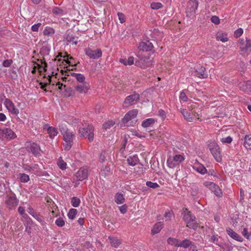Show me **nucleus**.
<instances>
[{"instance_id":"nucleus-38","label":"nucleus","mask_w":251,"mask_h":251,"mask_svg":"<svg viewBox=\"0 0 251 251\" xmlns=\"http://www.w3.org/2000/svg\"><path fill=\"white\" fill-rule=\"evenodd\" d=\"M169 244L179 247V241L176 238L170 237L167 240Z\"/></svg>"},{"instance_id":"nucleus-1","label":"nucleus","mask_w":251,"mask_h":251,"mask_svg":"<svg viewBox=\"0 0 251 251\" xmlns=\"http://www.w3.org/2000/svg\"><path fill=\"white\" fill-rule=\"evenodd\" d=\"M59 129L65 141L63 143L64 149L69 151L72 146L74 134L68 129L65 122L59 125Z\"/></svg>"},{"instance_id":"nucleus-22","label":"nucleus","mask_w":251,"mask_h":251,"mask_svg":"<svg viewBox=\"0 0 251 251\" xmlns=\"http://www.w3.org/2000/svg\"><path fill=\"white\" fill-rule=\"evenodd\" d=\"M226 231L227 234L234 240L240 242H242L243 241V238L236 232L234 231L232 229L227 228Z\"/></svg>"},{"instance_id":"nucleus-2","label":"nucleus","mask_w":251,"mask_h":251,"mask_svg":"<svg viewBox=\"0 0 251 251\" xmlns=\"http://www.w3.org/2000/svg\"><path fill=\"white\" fill-rule=\"evenodd\" d=\"M94 127L92 125H88L87 127H80L78 130V133L80 137L88 138L90 142H92L94 139Z\"/></svg>"},{"instance_id":"nucleus-4","label":"nucleus","mask_w":251,"mask_h":251,"mask_svg":"<svg viewBox=\"0 0 251 251\" xmlns=\"http://www.w3.org/2000/svg\"><path fill=\"white\" fill-rule=\"evenodd\" d=\"M153 62V58L150 56H142L138 60L135 61V64L136 66L143 69H145L151 66Z\"/></svg>"},{"instance_id":"nucleus-31","label":"nucleus","mask_w":251,"mask_h":251,"mask_svg":"<svg viewBox=\"0 0 251 251\" xmlns=\"http://www.w3.org/2000/svg\"><path fill=\"white\" fill-rule=\"evenodd\" d=\"M71 75L72 76L75 77L76 78L77 81H78L79 82H80V83H83L84 82H85V76L83 75H82L81 74L71 73Z\"/></svg>"},{"instance_id":"nucleus-53","label":"nucleus","mask_w":251,"mask_h":251,"mask_svg":"<svg viewBox=\"0 0 251 251\" xmlns=\"http://www.w3.org/2000/svg\"><path fill=\"white\" fill-rule=\"evenodd\" d=\"M12 63L13 61L12 59H7L3 62L2 65L5 67H9L12 64Z\"/></svg>"},{"instance_id":"nucleus-49","label":"nucleus","mask_w":251,"mask_h":251,"mask_svg":"<svg viewBox=\"0 0 251 251\" xmlns=\"http://www.w3.org/2000/svg\"><path fill=\"white\" fill-rule=\"evenodd\" d=\"M162 4L160 2H152L151 4V7L153 9H158L162 7Z\"/></svg>"},{"instance_id":"nucleus-41","label":"nucleus","mask_w":251,"mask_h":251,"mask_svg":"<svg viewBox=\"0 0 251 251\" xmlns=\"http://www.w3.org/2000/svg\"><path fill=\"white\" fill-rule=\"evenodd\" d=\"M48 133L50 138H53L58 133L57 129L54 127H50L48 129Z\"/></svg>"},{"instance_id":"nucleus-20","label":"nucleus","mask_w":251,"mask_h":251,"mask_svg":"<svg viewBox=\"0 0 251 251\" xmlns=\"http://www.w3.org/2000/svg\"><path fill=\"white\" fill-rule=\"evenodd\" d=\"M153 48V45L149 41L142 42L140 43L138 48L140 50L148 51L151 50Z\"/></svg>"},{"instance_id":"nucleus-14","label":"nucleus","mask_w":251,"mask_h":251,"mask_svg":"<svg viewBox=\"0 0 251 251\" xmlns=\"http://www.w3.org/2000/svg\"><path fill=\"white\" fill-rule=\"evenodd\" d=\"M6 108L12 114L17 115L19 113V110L16 108L13 103L8 99H6L4 102Z\"/></svg>"},{"instance_id":"nucleus-32","label":"nucleus","mask_w":251,"mask_h":251,"mask_svg":"<svg viewBox=\"0 0 251 251\" xmlns=\"http://www.w3.org/2000/svg\"><path fill=\"white\" fill-rule=\"evenodd\" d=\"M112 246L114 248H117L121 243V241L117 238L113 237H109Z\"/></svg>"},{"instance_id":"nucleus-30","label":"nucleus","mask_w":251,"mask_h":251,"mask_svg":"<svg viewBox=\"0 0 251 251\" xmlns=\"http://www.w3.org/2000/svg\"><path fill=\"white\" fill-rule=\"evenodd\" d=\"M134 57L133 56H130L127 59H120V62L124 64L125 66L131 65L134 63Z\"/></svg>"},{"instance_id":"nucleus-64","label":"nucleus","mask_w":251,"mask_h":251,"mask_svg":"<svg viewBox=\"0 0 251 251\" xmlns=\"http://www.w3.org/2000/svg\"><path fill=\"white\" fill-rule=\"evenodd\" d=\"M41 25L40 23H38L37 24L34 25L32 26L31 29L33 31H37L38 30L39 26Z\"/></svg>"},{"instance_id":"nucleus-55","label":"nucleus","mask_w":251,"mask_h":251,"mask_svg":"<svg viewBox=\"0 0 251 251\" xmlns=\"http://www.w3.org/2000/svg\"><path fill=\"white\" fill-rule=\"evenodd\" d=\"M211 21L216 25H218L220 23V19L216 16H213L211 18Z\"/></svg>"},{"instance_id":"nucleus-12","label":"nucleus","mask_w":251,"mask_h":251,"mask_svg":"<svg viewBox=\"0 0 251 251\" xmlns=\"http://www.w3.org/2000/svg\"><path fill=\"white\" fill-rule=\"evenodd\" d=\"M139 99V95L138 94H134L126 97L123 105L124 107H127L131 104H135Z\"/></svg>"},{"instance_id":"nucleus-9","label":"nucleus","mask_w":251,"mask_h":251,"mask_svg":"<svg viewBox=\"0 0 251 251\" xmlns=\"http://www.w3.org/2000/svg\"><path fill=\"white\" fill-rule=\"evenodd\" d=\"M12 139L16 137V134L9 128H0V138Z\"/></svg>"},{"instance_id":"nucleus-54","label":"nucleus","mask_w":251,"mask_h":251,"mask_svg":"<svg viewBox=\"0 0 251 251\" xmlns=\"http://www.w3.org/2000/svg\"><path fill=\"white\" fill-rule=\"evenodd\" d=\"M118 16L121 23H123L125 22L126 18L124 14H123L122 13L118 12Z\"/></svg>"},{"instance_id":"nucleus-58","label":"nucleus","mask_w":251,"mask_h":251,"mask_svg":"<svg viewBox=\"0 0 251 251\" xmlns=\"http://www.w3.org/2000/svg\"><path fill=\"white\" fill-rule=\"evenodd\" d=\"M18 212L20 214L23 216V217L25 218L27 215L25 213V209L22 206H19L18 208Z\"/></svg>"},{"instance_id":"nucleus-24","label":"nucleus","mask_w":251,"mask_h":251,"mask_svg":"<svg viewBox=\"0 0 251 251\" xmlns=\"http://www.w3.org/2000/svg\"><path fill=\"white\" fill-rule=\"evenodd\" d=\"M183 213V219L186 223L191 220H194V219H196L195 217L187 209H185Z\"/></svg>"},{"instance_id":"nucleus-11","label":"nucleus","mask_w":251,"mask_h":251,"mask_svg":"<svg viewBox=\"0 0 251 251\" xmlns=\"http://www.w3.org/2000/svg\"><path fill=\"white\" fill-rule=\"evenodd\" d=\"M85 54L92 59H98L102 55V51L100 49H98L93 50L90 48H87L85 50Z\"/></svg>"},{"instance_id":"nucleus-21","label":"nucleus","mask_w":251,"mask_h":251,"mask_svg":"<svg viewBox=\"0 0 251 251\" xmlns=\"http://www.w3.org/2000/svg\"><path fill=\"white\" fill-rule=\"evenodd\" d=\"M66 40L73 45H76L78 42V38L74 35V33L71 31H68L66 36Z\"/></svg>"},{"instance_id":"nucleus-6","label":"nucleus","mask_w":251,"mask_h":251,"mask_svg":"<svg viewBox=\"0 0 251 251\" xmlns=\"http://www.w3.org/2000/svg\"><path fill=\"white\" fill-rule=\"evenodd\" d=\"M19 201L15 195L7 196L5 200L6 206L9 209L15 208L18 205Z\"/></svg>"},{"instance_id":"nucleus-47","label":"nucleus","mask_w":251,"mask_h":251,"mask_svg":"<svg viewBox=\"0 0 251 251\" xmlns=\"http://www.w3.org/2000/svg\"><path fill=\"white\" fill-rule=\"evenodd\" d=\"M114 124H115V123L114 122H113L112 121H108L103 124V127L105 129H109L111 126H113L114 125Z\"/></svg>"},{"instance_id":"nucleus-40","label":"nucleus","mask_w":251,"mask_h":251,"mask_svg":"<svg viewBox=\"0 0 251 251\" xmlns=\"http://www.w3.org/2000/svg\"><path fill=\"white\" fill-rule=\"evenodd\" d=\"M195 169L198 173L201 174H204L207 172L206 168L201 164H198L196 165Z\"/></svg>"},{"instance_id":"nucleus-63","label":"nucleus","mask_w":251,"mask_h":251,"mask_svg":"<svg viewBox=\"0 0 251 251\" xmlns=\"http://www.w3.org/2000/svg\"><path fill=\"white\" fill-rule=\"evenodd\" d=\"M180 99L183 101H186L188 99L185 93H184L183 92H181L180 95Z\"/></svg>"},{"instance_id":"nucleus-25","label":"nucleus","mask_w":251,"mask_h":251,"mask_svg":"<svg viewBox=\"0 0 251 251\" xmlns=\"http://www.w3.org/2000/svg\"><path fill=\"white\" fill-rule=\"evenodd\" d=\"M151 35L152 38H155L157 40H161L163 37V33L157 29H154Z\"/></svg>"},{"instance_id":"nucleus-45","label":"nucleus","mask_w":251,"mask_h":251,"mask_svg":"<svg viewBox=\"0 0 251 251\" xmlns=\"http://www.w3.org/2000/svg\"><path fill=\"white\" fill-rule=\"evenodd\" d=\"M167 164L169 167L173 168L176 167V163L174 161V159L170 157L167 160Z\"/></svg>"},{"instance_id":"nucleus-8","label":"nucleus","mask_w":251,"mask_h":251,"mask_svg":"<svg viewBox=\"0 0 251 251\" xmlns=\"http://www.w3.org/2000/svg\"><path fill=\"white\" fill-rule=\"evenodd\" d=\"M194 75L201 78H206L208 74L206 72L205 68L200 65H197L194 68Z\"/></svg>"},{"instance_id":"nucleus-17","label":"nucleus","mask_w":251,"mask_h":251,"mask_svg":"<svg viewBox=\"0 0 251 251\" xmlns=\"http://www.w3.org/2000/svg\"><path fill=\"white\" fill-rule=\"evenodd\" d=\"M240 90L247 92H251V81H243L238 85Z\"/></svg>"},{"instance_id":"nucleus-36","label":"nucleus","mask_w":251,"mask_h":251,"mask_svg":"<svg viewBox=\"0 0 251 251\" xmlns=\"http://www.w3.org/2000/svg\"><path fill=\"white\" fill-rule=\"evenodd\" d=\"M44 35L51 36L54 33V30L53 28L50 27H46L43 31Z\"/></svg>"},{"instance_id":"nucleus-10","label":"nucleus","mask_w":251,"mask_h":251,"mask_svg":"<svg viewBox=\"0 0 251 251\" xmlns=\"http://www.w3.org/2000/svg\"><path fill=\"white\" fill-rule=\"evenodd\" d=\"M198 2L196 0H190L188 3L186 9L187 16H191L194 14L197 9Z\"/></svg>"},{"instance_id":"nucleus-34","label":"nucleus","mask_w":251,"mask_h":251,"mask_svg":"<svg viewBox=\"0 0 251 251\" xmlns=\"http://www.w3.org/2000/svg\"><path fill=\"white\" fill-rule=\"evenodd\" d=\"M244 146L246 149H251V137L249 135H246L244 138Z\"/></svg>"},{"instance_id":"nucleus-28","label":"nucleus","mask_w":251,"mask_h":251,"mask_svg":"<svg viewBox=\"0 0 251 251\" xmlns=\"http://www.w3.org/2000/svg\"><path fill=\"white\" fill-rule=\"evenodd\" d=\"M156 122V120L153 118L146 119L142 122V126L144 127H148L152 126Z\"/></svg>"},{"instance_id":"nucleus-62","label":"nucleus","mask_w":251,"mask_h":251,"mask_svg":"<svg viewBox=\"0 0 251 251\" xmlns=\"http://www.w3.org/2000/svg\"><path fill=\"white\" fill-rule=\"evenodd\" d=\"M172 216V212L171 211H168V212H166L165 214V217L166 218V221H170L171 219V217Z\"/></svg>"},{"instance_id":"nucleus-50","label":"nucleus","mask_w":251,"mask_h":251,"mask_svg":"<svg viewBox=\"0 0 251 251\" xmlns=\"http://www.w3.org/2000/svg\"><path fill=\"white\" fill-rule=\"evenodd\" d=\"M243 33V29L241 28H238L237 30H236L234 32V37L236 38H238L242 35Z\"/></svg>"},{"instance_id":"nucleus-51","label":"nucleus","mask_w":251,"mask_h":251,"mask_svg":"<svg viewBox=\"0 0 251 251\" xmlns=\"http://www.w3.org/2000/svg\"><path fill=\"white\" fill-rule=\"evenodd\" d=\"M55 224L58 226L62 227L65 225V221L62 218H59L55 221Z\"/></svg>"},{"instance_id":"nucleus-60","label":"nucleus","mask_w":251,"mask_h":251,"mask_svg":"<svg viewBox=\"0 0 251 251\" xmlns=\"http://www.w3.org/2000/svg\"><path fill=\"white\" fill-rule=\"evenodd\" d=\"M74 60V58L70 56L69 57V58H68L66 60V62L70 66H71L72 67H73L74 66H76L77 65V64H75L74 65L73 64V63H72L71 62V60Z\"/></svg>"},{"instance_id":"nucleus-3","label":"nucleus","mask_w":251,"mask_h":251,"mask_svg":"<svg viewBox=\"0 0 251 251\" xmlns=\"http://www.w3.org/2000/svg\"><path fill=\"white\" fill-rule=\"evenodd\" d=\"M239 46L242 55H249L251 52V40L248 38L240 39Z\"/></svg>"},{"instance_id":"nucleus-42","label":"nucleus","mask_w":251,"mask_h":251,"mask_svg":"<svg viewBox=\"0 0 251 251\" xmlns=\"http://www.w3.org/2000/svg\"><path fill=\"white\" fill-rule=\"evenodd\" d=\"M57 165L58 167L62 170H65L66 168L67 164L60 157L57 161Z\"/></svg>"},{"instance_id":"nucleus-35","label":"nucleus","mask_w":251,"mask_h":251,"mask_svg":"<svg viewBox=\"0 0 251 251\" xmlns=\"http://www.w3.org/2000/svg\"><path fill=\"white\" fill-rule=\"evenodd\" d=\"M18 176L21 182L25 183L29 180V176L25 174L20 173Z\"/></svg>"},{"instance_id":"nucleus-15","label":"nucleus","mask_w":251,"mask_h":251,"mask_svg":"<svg viewBox=\"0 0 251 251\" xmlns=\"http://www.w3.org/2000/svg\"><path fill=\"white\" fill-rule=\"evenodd\" d=\"M27 212L34 217L37 221L40 223H43L44 221V217L38 212L35 211L31 206L28 207L27 209Z\"/></svg>"},{"instance_id":"nucleus-44","label":"nucleus","mask_w":251,"mask_h":251,"mask_svg":"<svg viewBox=\"0 0 251 251\" xmlns=\"http://www.w3.org/2000/svg\"><path fill=\"white\" fill-rule=\"evenodd\" d=\"M77 213V210L75 209H71L68 214V217L71 219H74Z\"/></svg>"},{"instance_id":"nucleus-16","label":"nucleus","mask_w":251,"mask_h":251,"mask_svg":"<svg viewBox=\"0 0 251 251\" xmlns=\"http://www.w3.org/2000/svg\"><path fill=\"white\" fill-rule=\"evenodd\" d=\"M138 111L136 109H133L129 111L125 116L122 119V122L124 124H126L130 120L135 118L137 115Z\"/></svg>"},{"instance_id":"nucleus-29","label":"nucleus","mask_w":251,"mask_h":251,"mask_svg":"<svg viewBox=\"0 0 251 251\" xmlns=\"http://www.w3.org/2000/svg\"><path fill=\"white\" fill-rule=\"evenodd\" d=\"M180 112L184 116V118L188 122H192L193 118L191 114L185 109H181Z\"/></svg>"},{"instance_id":"nucleus-57","label":"nucleus","mask_w":251,"mask_h":251,"mask_svg":"<svg viewBox=\"0 0 251 251\" xmlns=\"http://www.w3.org/2000/svg\"><path fill=\"white\" fill-rule=\"evenodd\" d=\"M242 234L247 239H249L250 235L249 233L248 232V229L247 228H244L243 230L242 231Z\"/></svg>"},{"instance_id":"nucleus-39","label":"nucleus","mask_w":251,"mask_h":251,"mask_svg":"<svg viewBox=\"0 0 251 251\" xmlns=\"http://www.w3.org/2000/svg\"><path fill=\"white\" fill-rule=\"evenodd\" d=\"M127 161L129 165L132 166H134L137 164L138 162V158L135 156H133V157H129L127 159Z\"/></svg>"},{"instance_id":"nucleus-7","label":"nucleus","mask_w":251,"mask_h":251,"mask_svg":"<svg viewBox=\"0 0 251 251\" xmlns=\"http://www.w3.org/2000/svg\"><path fill=\"white\" fill-rule=\"evenodd\" d=\"M27 151L32 153L35 156L40 155L41 150L38 145L35 143H28L26 146Z\"/></svg>"},{"instance_id":"nucleus-13","label":"nucleus","mask_w":251,"mask_h":251,"mask_svg":"<svg viewBox=\"0 0 251 251\" xmlns=\"http://www.w3.org/2000/svg\"><path fill=\"white\" fill-rule=\"evenodd\" d=\"M88 169L87 167H83L76 173L75 177L77 180L82 181L88 177Z\"/></svg>"},{"instance_id":"nucleus-59","label":"nucleus","mask_w":251,"mask_h":251,"mask_svg":"<svg viewBox=\"0 0 251 251\" xmlns=\"http://www.w3.org/2000/svg\"><path fill=\"white\" fill-rule=\"evenodd\" d=\"M127 206L126 204H124L119 207V210L122 214H125L127 211Z\"/></svg>"},{"instance_id":"nucleus-5","label":"nucleus","mask_w":251,"mask_h":251,"mask_svg":"<svg viewBox=\"0 0 251 251\" xmlns=\"http://www.w3.org/2000/svg\"><path fill=\"white\" fill-rule=\"evenodd\" d=\"M209 148L216 160L220 162V147L217 143L214 141L211 142L209 145Z\"/></svg>"},{"instance_id":"nucleus-46","label":"nucleus","mask_w":251,"mask_h":251,"mask_svg":"<svg viewBox=\"0 0 251 251\" xmlns=\"http://www.w3.org/2000/svg\"><path fill=\"white\" fill-rule=\"evenodd\" d=\"M71 202L72 205L75 207H76L79 206L80 201V200L76 197H73L72 199Z\"/></svg>"},{"instance_id":"nucleus-23","label":"nucleus","mask_w":251,"mask_h":251,"mask_svg":"<svg viewBox=\"0 0 251 251\" xmlns=\"http://www.w3.org/2000/svg\"><path fill=\"white\" fill-rule=\"evenodd\" d=\"M52 12L54 16L58 17H62L66 13L65 8L57 6L53 7Z\"/></svg>"},{"instance_id":"nucleus-19","label":"nucleus","mask_w":251,"mask_h":251,"mask_svg":"<svg viewBox=\"0 0 251 251\" xmlns=\"http://www.w3.org/2000/svg\"><path fill=\"white\" fill-rule=\"evenodd\" d=\"M89 84L87 82H84L77 85L75 87V90L79 93H86L89 89Z\"/></svg>"},{"instance_id":"nucleus-61","label":"nucleus","mask_w":251,"mask_h":251,"mask_svg":"<svg viewBox=\"0 0 251 251\" xmlns=\"http://www.w3.org/2000/svg\"><path fill=\"white\" fill-rule=\"evenodd\" d=\"M228 38L227 37V34L223 33L221 35V41L226 42L228 41Z\"/></svg>"},{"instance_id":"nucleus-48","label":"nucleus","mask_w":251,"mask_h":251,"mask_svg":"<svg viewBox=\"0 0 251 251\" xmlns=\"http://www.w3.org/2000/svg\"><path fill=\"white\" fill-rule=\"evenodd\" d=\"M146 185L147 186L153 189H155L159 187V185L157 183L152 182L150 181L146 182Z\"/></svg>"},{"instance_id":"nucleus-52","label":"nucleus","mask_w":251,"mask_h":251,"mask_svg":"<svg viewBox=\"0 0 251 251\" xmlns=\"http://www.w3.org/2000/svg\"><path fill=\"white\" fill-rule=\"evenodd\" d=\"M68 97H70L75 94V91L70 87L66 88L65 89Z\"/></svg>"},{"instance_id":"nucleus-56","label":"nucleus","mask_w":251,"mask_h":251,"mask_svg":"<svg viewBox=\"0 0 251 251\" xmlns=\"http://www.w3.org/2000/svg\"><path fill=\"white\" fill-rule=\"evenodd\" d=\"M221 141L224 143H230L232 141V138L230 136H228L226 138H222Z\"/></svg>"},{"instance_id":"nucleus-18","label":"nucleus","mask_w":251,"mask_h":251,"mask_svg":"<svg viewBox=\"0 0 251 251\" xmlns=\"http://www.w3.org/2000/svg\"><path fill=\"white\" fill-rule=\"evenodd\" d=\"M204 185L208 188L211 191L214 193L217 196H219V191L220 189L219 186L212 182L206 181L203 183Z\"/></svg>"},{"instance_id":"nucleus-27","label":"nucleus","mask_w":251,"mask_h":251,"mask_svg":"<svg viewBox=\"0 0 251 251\" xmlns=\"http://www.w3.org/2000/svg\"><path fill=\"white\" fill-rule=\"evenodd\" d=\"M163 227V224L162 222H158L154 225L152 229H151V233L153 234H155L160 232L161 229Z\"/></svg>"},{"instance_id":"nucleus-33","label":"nucleus","mask_w":251,"mask_h":251,"mask_svg":"<svg viewBox=\"0 0 251 251\" xmlns=\"http://www.w3.org/2000/svg\"><path fill=\"white\" fill-rule=\"evenodd\" d=\"M125 198L123 194L117 193L115 195V201L117 204H122L125 202Z\"/></svg>"},{"instance_id":"nucleus-37","label":"nucleus","mask_w":251,"mask_h":251,"mask_svg":"<svg viewBox=\"0 0 251 251\" xmlns=\"http://www.w3.org/2000/svg\"><path fill=\"white\" fill-rule=\"evenodd\" d=\"M187 226L190 228L196 229L198 226V224L196 221V219L188 222L187 223Z\"/></svg>"},{"instance_id":"nucleus-26","label":"nucleus","mask_w":251,"mask_h":251,"mask_svg":"<svg viewBox=\"0 0 251 251\" xmlns=\"http://www.w3.org/2000/svg\"><path fill=\"white\" fill-rule=\"evenodd\" d=\"M190 246L194 247V248L195 247L193 243L189 239H185L182 241H179V247L187 248Z\"/></svg>"},{"instance_id":"nucleus-43","label":"nucleus","mask_w":251,"mask_h":251,"mask_svg":"<svg viewBox=\"0 0 251 251\" xmlns=\"http://www.w3.org/2000/svg\"><path fill=\"white\" fill-rule=\"evenodd\" d=\"M174 161L176 163V165L181 162L184 160V158L183 156L180 154L176 155L173 158Z\"/></svg>"}]
</instances>
